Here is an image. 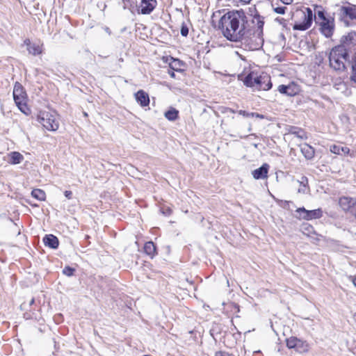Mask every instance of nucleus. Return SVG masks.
Here are the masks:
<instances>
[{"mask_svg": "<svg viewBox=\"0 0 356 356\" xmlns=\"http://www.w3.org/2000/svg\"><path fill=\"white\" fill-rule=\"evenodd\" d=\"M223 36L229 41L241 42L249 50H258L255 47L256 40L252 38L254 28L250 27L244 10H232L225 13L220 19L218 25Z\"/></svg>", "mask_w": 356, "mask_h": 356, "instance_id": "f257e3e1", "label": "nucleus"}, {"mask_svg": "<svg viewBox=\"0 0 356 356\" xmlns=\"http://www.w3.org/2000/svg\"><path fill=\"white\" fill-rule=\"evenodd\" d=\"M259 6V4L257 5ZM262 8H265L261 6V8L259 7H257L256 5H253L249 7L247 10H244V13H245V17L248 19V17H251V22L252 24H256L257 29H254V35L252 38H254V40H256L255 47H260L261 48L264 45V26L265 24L264 19L265 17L261 15Z\"/></svg>", "mask_w": 356, "mask_h": 356, "instance_id": "f03ea898", "label": "nucleus"}, {"mask_svg": "<svg viewBox=\"0 0 356 356\" xmlns=\"http://www.w3.org/2000/svg\"><path fill=\"white\" fill-rule=\"evenodd\" d=\"M350 55L348 49L343 45L334 47L329 54V63L331 68L337 72H344L349 65Z\"/></svg>", "mask_w": 356, "mask_h": 356, "instance_id": "7ed1b4c3", "label": "nucleus"}, {"mask_svg": "<svg viewBox=\"0 0 356 356\" xmlns=\"http://www.w3.org/2000/svg\"><path fill=\"white\" fill-rule=\"evenodd\" d=\"M291 19L295 20L293 29L304 31L311 27L313 20H316V17L311 8L306 7L292 13Z\"/></svg>", "mask_w": 356, "mask_h": 356, "instance_id": "20e7f679", "label": "nucleus"}, {"mask_svg": "<svg viewBox=\"0 0 356 356\" xmlns=\"http://www.w3.org/2000/svg\"><path fill=\"white\" fill-rule=\"evenodd\" d=\"M37 120L48 131H56L58 129V123L54 115L49 112L40 111Z\"/></svg>", "mask_w": 356, "mask_h": 356, "instance_id": "39448f33", "label": "nucleus"}, {"mask_svg": "<svg viewBox=\"0 0 356 356\" xmlns=\"http://www.w3.org/2000/svg\"><path fill=\"white\" fill-rule=\"evenodd\" d=\"M296 212L298 215H296L295 217L300 220L303 219L306 220H311L319 219L323 216V211L321 208L314 210H307L302 207L298 208Z\"/></svg>", "mask_w": 356, "mask_h": 356, "instance_id": "423d86ee", "label": "nucleus"}, {"mask_svg": "<svg viewBox=\"0 0 356 356\" xmlns=\"http://www.w3.org/2000/svg\"><path fill=\"white\" fill-rule=\"evenodd\" d=\"M348 5L342 6L339 9V15L341 21L346 22L345 19L350 20L356 19V5L347 3Z\"/></svg>", "mask_w": 356, "mask_h": 356, "instance_id": "0eeeda50", "label": "nucleus"}, {"mask_svg": "<svg viewBox=\"0 0 356 356\" xmlns=\"http://www.w3.org/2000/svg\"><path fill=\"white\" fill-rule=\"evenodd\" d=\"M273 86L270 77L267 75H258L254 79V87L258 90H268Z\"/></svg>", "mask_w": 356, "mask_h": 356, "instance_id": "6e6552de", "label": "nucleus"}, {"mask_svg": "<svg viewBox=\"0 0 356 356\" xmlns=\"http://www.w3.org/2000/svg\"><path fill=\"white\" fill-rule=\"evenodd\" d=\"M334 29V18L329 17L328 19L322 21L320 23V31L321 33L325 38H330L333 35Z\"/></svg>", "mask_w": 356, "mask_h": 356, "instance_id": "1a4fd4ad", "label": "nucleus"}, {"mask_svg": "<svg viewBox=\"0 0 356 356\" xmlns=\"http://www.w3.org/2000/svg\"><path fill=\"white\" fill-rule=\"evenodd\" d=\"M13 95L15 104L19 102L27 101L28 99V96L24 88L18 81L15 82L14 85Z\"/></svg>", "mask_w": 356, "mask_h": 356, "instance_id": "9d476101", "label": "nucleus"}, {"mask_svg": "<svg viewBox=\"0 0 356 356\" xmlns=\"http://www.w3.org/2000/svg\"><path fill=\"white\" fill-rule=\"evenodd\" d=\"M339 204L340 207L345 211L354 213V209L356 207V198L350 197H341L339 198Z\"/></svg>", "mask_w": 356, "mask_h": 356, "instance_id": "9b49d317", "label": "nucleus"}, {"mask_svg": "<svg viewBox=\"0 0 356 356\" xmlns=\"http://www.w3.org/2000/svg\"><path fill=\"white\" fill-rule=\"evenodd\" d=\"M156 0H140V9L138 10V13L149 15L156 8Z\"/></svg>", "mask_w": 356, "mask_h": 356, "instance_id": "f8f14e48", "label": "nucleus"}, {"mask_svg": "<svg viewBox=\"0 0 356 356\" xmlns=\"http://www.w3.org/2000/svg\"><path fill=\"white\" fill-rule=\"evenodd\" d=\"M270 166L268 163H264L259 168L254 170L252 175L255 179H264L268 177Z\"/></svg>", "mask_w": 356, "mask_h": 356, "instance_id": "ddd939ff", "label": "nucleus"}, {"mask_svg": "<svg viewBox=\"0 0 356 356\" xmlns=\"http://www.w3.org/2000/svg\"><path fill=\"white\" fill-rule=\"evenodd\" d=\"M136 101L142 107H146L149 104V95L143 90H139L134 94Z\"/></svg>", "mask_w": 356, "mask_h": 356, "instance_id": "4468645a", "label": "nucleus"}, {"mask_svg": "<svg viewBox=\"0 0 356 356\" xmlns=\"http://www.w3.org/2000/svg\"><path fill=\"white\" fill-rule=\"evenodd\" d=\"M261 6L267 8L268 10H270L272 8L275 13L280 15L285 14L287 10V8L286 6L274 7L273 1H271L270 0H267L266 1L264 2H259V7L261 8Z\"/></svg>", "mask_w": 356, "mask_h": 356, "instance_id": "2eb2a0df", "label": "nucleus"}, {"mask_svg": "<svg viewBox=\"0 0 356 356\" xmlns=\"http://www.w3.org/2000/svg\"><path fill=\"white\" fill-rule=\"evenodd\" d=\"M45 246L56 250L59 246V240L57 236L54 234H46L42 239Z\"/></svg>", "mask_w": 356, "mask_h": 356, "instance_id": "dca6fc26", "label": "nucleus"}, {"mask_svg": "<svg viewBox=\"0 0 356 356\" xmlns=\"http://www.w3.org/2000/svg\"><path fill=\"white\" fill-rule=\"evenodd\" d=\"M286 131L288 134L294 135L296 137L302 140H307L308 138L307 132L300 127L288 126Z\"/></svg>", "mask_w": 356, "mask_h": 356, "instance_id": "f3484780", "label": "nucleus"}, {"mask_svg": "<svg viewBox=\"0 0 356 356\" xmlns=\"http://www.w3.org/2000/svg\"><path fill=\"white\" fill-rule=\"evenodd\" d=\"M143 249L145 253L149 256L150 259H153L157 254L156 246L152 241L146 242L144 245Z\"/></svg>", "mask_w": 356, "mask_h": 356, "instance_id": "a211bd4d", "label": "nucleus"}, {"mask_svg": "<svg viewBox=\"0 0 356 356\" xmlns=\"http://www.w3.org/2000/svg\"><path fill=\"white\" fill-rule=\"evenodd\" d=\"M300 151L307 160H312L315 155V149L313 147L307 143H305L300 146Z\"/></svg>", "mask_w": 356, "mask_h": 356, "instance_id": "6ab92c4d", "label": "nucleus"}, {"mask_svg": "<svg viewBox=\"0 0 356 356\" xmlns=\"http://www.w3.org/2000/svg\"><path fill=\"white\" fill-rule=\"evenodd\" d=\"M341 44L339 45H343L346 47V45L354 44L356 43V32L351 31L348 33L346 35H343L341 37L340 40Z\"/></svg>", "mask_w": 356, "mask_h": 356, "instance_id": "aec40b11", "label": "nucleus"}, {"mask_svg": "<svg viewBox=\"0 0 356 356\" xmlns=\"http://www.w3.org/2000/svg\"><path fill=\"white\" fill-rule=\"evenodd\" d=\"M24 159V156L19 152H11L8 154V163L12 165L21 163Z\"/></svg>", "mask_w": 356, "mask_h": 356, "instance_id": "412c9836", "label": "nucleus"}, {"mask_svg": "<svg viewBox=\"0 0 356 356\" xmlns=\"http://www.w3.org/2000/svg\"><path fill=\"white\" fill-rule=\"evenodd\" d=\"M278 91L284 95L287 96H293L297 93V91L295 90L294 85H280L278 87Z\"/></svg>", "mask_w": 356, "mask_h": 356, "instance_id": "4be33fe9", "label": "nucleus"}, {"mask_svg": "<svg viewBox=\"0 0 356 356\" xmlns=\"http://www.w3.org/2000/svg\"><path fill=\"white\" fill-rule=\"evenodd\" d=\"M330 150L332 153L338 155H346L350 153V149L348 147H343L338 145H332L330 147Z\"/></svg>", "mask_w": 356, "mask_h": 356, "instance_id": "5701e85b", "label": "nucleus"}, {"mask_svg": "<svg viewBox=\"0 0 356 356\" xmlns=\"http://www.w3.org/2000/svg\"><path fill=\"white\" fill-rule=\"evenodd\" d=\"M164 116L169 121H175L179 118V111L173 107H170L164 113Z\"/></svg>", "mask_w": 356, "mask_h": 356, "instance_id": "b1692460", "label": "nucleus"}, {"mask_svg": "<svg viewBox=\"0 0 356 356\" xmlns=\"http://www.w3.org/2000/svg\"><path fill=\"white\" fill-rule=\"evenodd\" d=\"M349 65L351 67L350 79L351 81L356 83V52L352 56L351 60H350Z\"/></svg>", "mask_w": 356, "mask_h": 356, "instance_id": "393cba45", "label": "nucleus"}, {"mask_svg": "<svg viewBox=\"0 0 356 356\" xmlns=\"http://www.w3.org/2000/svg\"><path fill=\"white\" fill-rule=\"evenodd\" d=\"M257 72L250 71L244 78L243 83L245 86L254 88V79L257 76Z\"/></svg>", "mask_w": 356, "mask_h": 356, "instance_id": "a878e982", "label": "nucleus"}, {"mask_svg": "<svg viewBox=\"0 0 356 356\" xmlns=\"http://www.w3.org/2000/svg\"><path fill=\"white\" fill-rule=\"evenodd\" d=\"M294 349L300 353H307L309 350V345L305 341H302L298 338V341Z\"/></svg>", "mask_w": 356, "mask_h": 356, "instance_id": "bb28decb", "label": "nucleus"}, {"mask_svg": "<svg viewBox=\"0 0 356 356\" xmlns=\"http://www.w3.org/2000/svg\"><path fill=\"white\" fill-rule=\"evenodd\" d=\"M185 65V63L178 58H173L172 61L170 63V67L171 70L176 72H182L181 67Z\"/></svg>", "mask_w": 356, "mask_h": 356, "instance_id": "cd10ccee", "label": "nucleus"}, {"mask_svg": "<svg viewBox=\"0 0 356 356\" xmlns=\"http://www.w3.org/2000/svg\"><path fill=\"white\" fill-rule=\"evenodd\" d=\"M31 196L39 201H44L46 199L45 192L40 188L33 189L31 191Z\"/></svg>", "mask_w": 356, "mask_h": 356, "instance_id": "c85d7f7f", "label": "nucleus"}, {"mask_svg": "<svg viewBox=\"0 0 356 356\" xmlns=\"http://www.w3.org/2000/svg\"><path fill=\"white\" fill-rule=\"evenodd\" d=\"M300 184V188L298 192L300 193H307V188H308V179L305 176H302L301 179L298 181Z\"/></svg>", "mask_w": 356, "mask_h": 356, "instance_id": "c756f323", "label": "nucleus"}, {"mask_svg": "<svg viewBox=\"0 0 356 356\" xmlns=\"http://www.w3.org/2000/svg\"><path fill=\"white\" fill-rule=\"evenodd\" d=\"M18 108L26 115H29L31 113V109L27 105V101L19 102L15 104Z\"/></svg>", "mask_w": 356, "mask_h": 356, "instance_id": "7c9ffc66", "label": "nucleus"}, {"mask_svg": "<svg viewBox=\"0 0 356 356\" xmlns=\"http://www.w3.org/2000/svg\"><path fill=\"white\" fill-rule=\"evenodd\" d=\"M27 50L29 54H31L33 56H38L42 53L41 47L35 43H32V44L29 47L27 48Z\"/></svg>", "mask_w": 356, "mask_h": 356, "instance_id": "2f4dec72", "label": "nucleus"}, {"mask_svg": "<svg viewBox=\"0 0 356 356\" xmlns=\"http://www.w3.org/2000/svg\"><path fill=\"white\" fill-rule=\"evenodd\" d=\"M301 230L305 234L308 236H310L312 234H316L314 228L309 223H303L301 225Z\"/></svg>", "mask_w": 356, "mask_h": 356, "instance_id": "473e14b6", "label": "nucleus"}, {"mask_svg": "<svg viewBox=\"0 0 356 356\" xmlns=\"http://www.w3.org/2000/svg\"><path fill=\"white\" fill-rule=\"evenodd\" d=\"M221 334V327L218 324L213 325L210 330V334L216 341V337Z\"/></svg>", "mask_w": 356, "mask_h": 356, "instance_id": "72a5a7b5", "label": "nucleus"}, {"mask_svg": "<svg viewBox=\"0 0 356 356\" xmlns=\"http://www.w3.org/2000/svg\"><path fill=\"white\" fill-rule=\"evenodd\" d=\"M316 7L317 10H316L315 15H316L318 19L324 21L329 18L326 17V12L321 6H316Z\"/></svg>", "mask_w": 356, "mask_h": 356, "instance_id": "f704fd0d", "label": "nucleus"}, {"mask_svg": "<svg viewBox=\"0 0 356 356\" xmlns=\"http://www.w3.org/2000/svg\"><path fill=\"white\" fill-rule=\"evenodd\" d=\"M298 341V338L296 337H291L286 339V346L289 349H294L295 346Z\"/></svg>", "mask_w": 356, "mask_h": 356, "instance_id": "c9c22d12", "label": "nucleus"}, {"mask_svg": "<svg viewBox=\"0 0 356 356\" xmlns=\"http://www.w3.org/2000/svg\"><path fill=\"white\" fill-rule=\"evenodd\" d=\"M75 271H76V269L74 268H72L70 266H66L64 267L62 272H63V274H64L65 275H66L67 277H71V276L74 275Z\"/></svg>", "mask_w": 356, "mask_h": 356, "instance_id": "e433bc0d", "label": "nucleus"}, {"mask_svg": "<svg viewBox=\"0 0 356 356\" xmlns=\"http://www.w3.org/2000/svg\"><path fill=\"white\" fill-rule=\"evenodd\" d=\"M160 211L165 216H170L172 213V209L167 206L161 207Z\"/></svg>", "mask_w": 356, "mask_h": 356, "instance_id": "4c0bfd02", "label": "nucleus"}, {"mask_svg": "<svg viewBox=\"0 0 356 356\" xmlns=\"http://www.w3.org/2000/svg\"><path fill=\"white\" fill-rule=\"evenodd\" d=\"M180 33L184 37H186L188 35V27L185 22L181 24Z\"/></svg>", "mask_w": 356, "mask_h": 356, "instance_id": "58836bf2", "label": "nucleus"}, {"mask_svg": "<svg viewBox=\"0 0 356 356\" xmlns=\"http://www.w3.org/2000/svg\"><path fill=\"white\" fill-rule=\"evenodd\" d=\"M237 113L239 115H241L245 118H253L254 117V112H248L244 110H239L237 111Z\"/></svg>", "mask_w": 356, "mask_h": 356, "instance_id": "ea45409f", "label": "nucleus"}, {"mask_svg": "<svg viewBox=\"0 0 356 356\" xmlns=\"http://www.w3.org/2000/svg\"><path fill=\"white\" fill-rule=\"evenodd\" d=\"M215 356H234L233 354H230L225 351L219 350L216 352Z\"/></svg>", "mask_w": 356, "mask_h": 356, "instance_id": "a19ab883", "label": "nucleus"}, {"mask_svg": "<svg viewBox=\"0 0 356 356\" xmlns=\"http://www.w3.org/2000/svg\"><path fill=\"white\" fill-rule=\"evenodd\" d=\"M275 21L278 22L280 24L282 25L283 27L286 26V20L284 18L277 17V18H275Z\"/></svg>", "mask_w": 356, "mask_h": 356, "instance_id": "79ce46f5", "label": "nucleus"}, {"mask_svg": "<svg viewBox=\"0 0 356 356\" xmlns=\"http://www.w3.org/2000/svg\"><path fill=\"white\" fill-rule=\"evenodd\" d=\"M64 195L66 198L70 200L72 198V192L71 191H65L64 192Z\"/></svg>", "mask_w": 356, "mask_h": 356, "instance_id": "37998d69", "label": "nucleus"}, {"mask_svg": "<svg viewBox=\"0 0 356 356\" xmlns=\"http://www.w3.org/2000/svg\"><path fill=\"white\" fill-rule=\"evenodd\" d=\"M253 118H259V119H266V115H264L263 114L258 113H254Z\"/></svg>", "mask_w": 356, "mask_h": 356, "instance_id": "c03bdc74", "label": "nucleus"}, {"mask_svg": "<svg viewBox=\"0 0 356 356\" xmlns=\"http://www.w3.org/2000/svg\"><path fill=\"white\" fill-rule=\"evenodd\" d=\"M220 111L222 113L226 114L229 113V111H230V108L222 106L220 108Z\"/></svg>", "mask_w": 356, "mask_h": 356, "instance_id": "a18cd8bd", "label": "nucleus"}, {"mask_svg": "<svg viewBox=\"0 0 356 356\" xmlns=\"http://www.w3.org/2000/svg\"><path fill=\"white\" fill-rule=\"evenodd\" d=\"M24 44L26 45V47L28 48L32 44V42H31V40L29 38H26L24 40Z\"/></svg>", "mask_w": 356, "mask_h": 356, "instance_id": "49530a36", "label": "nucleus"}, {"mask_svg": "<svg viewBox=\"0 0 356 356\" xmlns=\"http://www.w3.org/2000/svg\"><path fill=\"white\" fill-rule=\"evenodd\" d=\"M24 318L26 319H32L33 316L30 312H26L24 314Z\"/></svg>", "mask_w": 356, "mask_h": 356, "instance_id": "de8ad7c7", "label": "nucleus"}, {"mask_svg": "<svg viewBox=\"0 0 356 356\" xmlns=\"http://www.w3.org/2000/svg\"><path fill=\"white\" fill-rule=\"evenodd\" d=\"M280 1L285 5H290L293 3V0H280Z\"/></svg>", "mask_w": 356, "mask_h": 356, "instance_id": "09e8293b", "label": "nucleus"}, {"mask_svg": "<svg viewBox=\"0 0 356 356\" xmlns=\"http://www.w3.org/2000/svg\"><path fill=\"white\" fill-rule=\"evenodd\" d=\"M168 74H170V76L172 78H175V74L174 70H172V71L169 70V71H168Z\"/></svg>", "mask_w": 356, "mask_h": 356, "instance_id": "8fccbe9b", "label": "nucleus"}, {"mask_svg": "<svg viewBox=\"0 0 356 356\" xmlns=\"http://www.w3.org/2000/svg\"><path fill=\"white\" fill-rule=\"evenodd\" d=\"M353 284H354V286L356 287V276L353 277Z\"/></svg>", "mask_w": 356, "mask_h": 356, "instance_id": "3c124183", "label": "nucleus"}, {"mask_svg": "<svg viewBox=\"0 0 356 356\" xmlns=\"http://www.w3.org/2000/svg\"><path fill=\"white\" fill-rule=\"evenodd\" d=\"M234 308L236 309V312H239V305L237 304H234Z\"/></svg>", "mask_w": 356, "mask_h": 356, "instance_id": "603ef678", "label": "nucleus"}, {"mask_svg": "<svg viewBox=\"0 0 356 356\" xmlns=\"http://www.w3.org/2000/svg\"><path fill=\"white\" fill-rule=\"evenodd\" d=\"M238 1L243 3H250L248 0H238Z\"/></svg>", "mask_w": 356, "mask_h": 356, "instance_id": "864d4df0", "label": "nucleus"}, {"mask_svg": "<svg viewBox=\"0 0 356 356\" xmlns=\"http://www.w3.org/2000/svg\"><path fill=\"white\" fill-rule=\"evenodd\" d=\"M229 113H237V111H236L235 110L230 108V111H229Z\"/></svg>", "mask_w": 356, "mask_h": 356, "instance_id": "5fc2aeb1", "label": "nucleus"}, {"mask_svg": "<svg viewBox=\"0 0 356 356\" xmlns=\"http://www.w3.org/2000/svg\"><path fill=\"white\" fill-rule=\"evenodd\" d=\"M34 302H35V299H34V298H32V299L31 300V301H30L29 305H32Z\"/></svg>", "mask_w": 356, "mask_h": 356, "instance_id": "6e6d98bb", "label": "nucleus"}, {"mask_svg": "<svg viewBox=\"0 0 356 356\" xmlns=\"http://www.w3.org/2000/svg\"><path fill=\"white\" fill-rule=\"evenodd\" d=\"M83 115H84L85 117H87V116H88V113H87L86 112H83Z\"/></svg>", "mask_w": 356, "mask_h": 356, "instance_id": "4d7b16f0", "label": "nucleus"}, {"mask_svg": "<svg viewBox=\"0 0 356 356\" xmlns=\"http://www.w3.org/2000/svg\"><path fill=\"white\" fill-rule=\"evenodd\" d=\"M252 130L251 125H250V127L248 129V131H250Z\"/></svg>", "mask_w": 356, "mask_h": 356, "instance_id": "13d9d810", "label": "nucleus"}, {"mask_svg": "<svg viewBox=\"0 0 356 356\" xmlns=\"http://www.w3.org/2000/svg\"><path fill=\"white\" fill-rule=\"evenodd\" d=\"M289 202H289V201H286V202H285V203H286V204H289Z\"/></svg>", "mask_w": 356, "mask_h": 356, "instance_id": "bf43d9fd", "label": "nucleus"}, {"mask_svg": "<svg viewBox=\"0 0 356 356\" xmlns=\"http://www.w3.org/2000/svg\"><path fill=\"white\" fill-rule=\"evenodd\" d=\"M354 318L356 320V313L354 314Z\"/></svg>", "mask_w": 356, "mask_h": 356, "instance_id": "052dcab7", "label": "nucleus"}, {"mask_svg": "<svg viewBox=\"0 0 356 356\" xmlns=\"http://www.w3.org/2000/svg\"><path fill=\"white\" fill-rule=\"evenodd\" d=\"M143 356H152V355H145Z\"/></svg>", "mask_w": 356, "mask_h": 356, "instance_id": "680f3d73", "label": "nucleus"}, {"mask_svg": "<svg viewBox=\"0 0 356 356\" xmlns=\"http://www.w3.org/2000/svg\"><path fill=\"white\" fill-rule=\"evenodd\" d=\"M248 1H249V2H250L252 0H248Z\"/></svg>", "mask_w": 356, "mask_h": 356, "instance_id": "e2e57ef3", "label": "nucleus"}]
</instances>
